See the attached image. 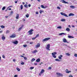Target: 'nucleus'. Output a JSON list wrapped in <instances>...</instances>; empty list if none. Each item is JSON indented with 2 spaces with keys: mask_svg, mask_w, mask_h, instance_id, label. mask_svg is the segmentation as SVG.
Masks as SVG:
<instances>
[{
  "mask_svg": "<svg viewBox=\"0 0 77 77\" xmlns=\"http://www.w3.org/2000/svg\"><path fill=\"white\" fill-rule=\"evenodd\" d=\"M23 5H21V6H20L21 9V10L23 9Z\"/></svg>",
  "mask_w": 77,
  "mask_h": 77,
  "instance_id": "cd10ccee",
  "label": "nucleus"
},
{
  "mask_svg": "<svg viewBox=\"0 0 77 77\" xmlns=\"http://www.w3.org/2000/svg\"><path fill=\"white\" fill-rule=\"evenodd\" d=\"M23 46L24 47H27V45H23Z\"/></svg>",
  "mask_w": 77,
  "mask_h": 77,
  "instance_id": "79ce46f5",
  "label": "nucleus"
},
{
  "mask_svg": "<svg viewBox=\"0 0 77 77\" xmlns=\"http://www.w3.org/2000/svg\"><path fill=\"white\" fill-rule=\"evenodd\" d=\"M68 38H74V37L71 35L68 36Z\"/></svg>",
  "mask_w": 77,
  "mask_h": 77,
  "instance_id": "4be33fe9",
  "label": "nucleus"
},
{
  "mask_svg": "<svg viewBox=\"0 0 77 77\" xmlns=\"http://www.w3.org/2000/svg\"><path fill=\"white\" fill-rule=\"evenodd\" d=\"M2 38L3 41H5V39H6V37H5V36H4V34H3L2 35Z\"/></svg>",
  "mask_w": 77,
  "mask_h": 77,
  "instance_id": "6e6552de",
  "label": "nucleus"
},
{
  "mask_svg": "<svg viewBox=\"0 0 77 77\" xmlns=\"http://www.w3.org/2000/svg\"><path fill=\"white\" fill-rule=\"evenodd\" d=\"M43 11L42 10H40L39 12L40 14H42V12H43Z\"/></svg>",
  "mask_w": 77,
  "mask_h": 77,
  "instance_id": "e433bc0d",
  "label": "nucleus"
},
{
  "mask_svg": "<svg viewBox=\"0 0 77 77\" xmlns=\"http://www.w3.org/2000/svg\"><path fill=\"white\" fill-rule=\"evenodd\" d=\"M55 60L56 61H58V62H60V60L59 59H56Z\"/></svg>",
  "mask_w": 77,
  "mask_h": 77,
  "instance_id": "412c9836",
  "label": "nucleus"
},
{
  "mask_svg": "<svg viewBox=\"0 0 77 77\" xmlns=\"http://www.w3.org/2000/svg\"><path fill=\"white\" fill-rule=\"evenodd\" d=\"M34 69V67H30V69Z\"/></svg>",
  "mask_w": 77,
  "mask_h": 77,
  "instance_id": "f704fd0d",
  "label": "nucleus"
},
{
  "mask_svg": "<svg viewBox=\"0 0 77 77\" xmlns=\"http://www.w3.org/2000/svg\"><path fill=\"white\" fill-rule=\"evenodd\" d=\"M62 57H63V56H62V55H60V56H59L58 58L60 59L61 60H62Z\"/></svg>",
  "mask_w": 77,
  "mask_h": 77,
  "instance_id": "f3484780",
  "label": "nucleus"
},
{
  "mask_svg": "<svg viewBox=\"0 0 77 77\" xmlns=\"http://www.w3.org/2000/svg\"><path fill=\"white\" fill-rule=\"evenodd\" d=\"M16 69L18 71H20V69L18 67H17Z\"/></svg>",
  "mask_w": 77,
  "mask_h": 77,
  "instance_id": "c85d7f7f",
  "label": "nucleus"
},
{
  "mask_svg": "<svg viewBox=\"0 0 77 77\" xmlns=\"http://www.w3.org/2000/svg\"><path fill=\"white\" fill-rule=\"evenodd\" d=\"M1 28H2V29H4V28H5V27L3 25H2L1 26Z\"/></svg>",
  "mask_w": 77,
  "mask_h": 77,
  "instance_id": "c756f323",
  "label": "nucleus"
},
{
  "mask_svg": "<svg viewBox=\"0 0 77 77\" xmlns=\"http://www.w3.org/2000/svg\"><path fill=\"white\" fill-rule=\"evenodd\" d=\"M23 27H24L23 25H21V27H20L18 29L19 31H20L23 28Z\"/></svg>",
  "mask_w": 77,
  "mask_h": 77,
  "instance_id": "9d476101",
  "label": "nucleus"
},
{
  "mask_svg": "<svg viewBox=\"0 0 77 77\" xmlns=\"http://www.w3.org/2000/svg\"><path fill=\"white\" fill-rule=\"evenodd\" d=\"M60 14H61V15H63V16H65L66 17H68V15H66L65 13H63L61 12Z\"/></svg>",
  "mask_w": 77,
  "mask_h": 77,
  "instance_id": "39448f33",
  "label": "nucleus"
},
{
  "mask_svg": "<svg viewBox=\"0 0 77 77\" xmlns=\"http://www.w3.org/2000/svg\"><path fill=\"white\" fill-rule=\"evenodd\" d=\"M13 7V6H9L8 7V8H11V7Z\"/></svg>",
  "mask_w": 77,
  "mask_h": 77,
  "instance_id": "6e6d98bb",
  "label": "nucleus"
},
{
  "mask_svg": "<svg viewBox=\"0 0 77 77\" xmlns=\"http://www.w3.org/2000/svg\"><path fill=\"white\" fill-rule=\"evenodd\" d=\"M8 10H9V11L11 10V8H9Z\"/></svg>",
  "mask_w": 77,
  "mask_h": 77,
  "instance_id": "338daca9",
  "label": "nucleus"
},
{
  "mask_svg": "<svg viewBox=\"0 0 77 77\" xmlns=\"http://www.w3.org/2000/svg\"><path fill=\"white\" fill-rule=\"evenodd\" d=\"M39 35L37 34L36 36H35V38H38V37H39Z\"/></svg>",
  "mask_w": 77,
  "mask_h": 77,
  "instance_id": "c9c22d12",
  "label": "nucleus"
},
{
  "mask_svg": "<svg viewBox=\"0 0 77 77\" xmlns=\"http://www.w3.org/2000/svg\"><path fill=\"white\" fill-rule=\"evenodd\" d=\"M12 42L13 43V44H17L18 43V41H17V40H16L15 41L13 42Z\"/></svg>",
  "mask_w": 77,
  "mask_h": 77,
  "instance_id": "ddd939ff",
  "label": "nucleus"
},
{
  "mask_svg": "<svg viewBox=\"0 0 77 77\" xmlns=\"http://www.w3.org/2000/svg\"><path fill=\"white\" fill-rule=\"evenodd\" d=\"M26 18H28L29 17V14H26Z\"/></svg>",
  "mask_w": 77,
  "mask_h": 77,
  "instance_id": "393cba45",
  "label": "nucleus"
},
{
  "mask_svg": "<svg viewBox=\"0 0 77 77\" xmlns=\"http://www.w3.org/2000/svg\"><path fill=\"white\" fill-rule=\"evenodd\" d=\"M9 32H10L9 31V30H8L6 31V33H9Z\"/></svg>",
  "mask_w": 77,
  "mask_h": 77,
  "instance_id": "473e14b6",
  "label": "nucleus"
},
{
  "mask_svg": "<svg viewBox=\"0 0 77 77\" xmlns=\"http://www.w3.org/2000/svg\"><path fill=\"white\" fill-rule=\"evenodd\" d=\"M66 73H67L68 74H69V73H70V72H71V71H68V69H66Z\"/></svg>",
  "mask_w": 77,
  "mask_h": 77,
  "instance_id": "2eb2a0df",
  "label": "nucleus"
},
{
  "mask_svg": "<svg viewBox=\"0 0 77 77\" xmlns=\"http://www.w3.org/2000/svg\"><path fill=\"white\" fill-rule=\"evenodd\" d=\"M33 42H30V44H33Z\"/></svg>",
  "mask_w": 77,
  "mask_h": 77,
  "instance_id": "864d4df0",
  "label": "nucleus"
},
{
  "mask_svg": "<svg viewBox=\"0 0 77 77\" xmlns=\"http://www.w3.org/2000/svg\"><path fill=\"white\" fill-rule=\"evenodd\" d=\"M64 34H65V33H61L59 34V35H64Z\"/></svg>",
  "mask_w": 77,
  "mask_h": 77,
  "instance_id": "72a5a7b5",
  "label": "nucleus"
},
{
  "mask_svg": "<svg viewBox=\"0 0 77 77\" xmlns=\"http://www.w3.org/2000/svg\"><path fill=\"white\" fill-rule=\"evenodd\" d=\"M66 30L68 32H69L70 31V29L69 28H66Z\"/></svg>",
  "mask_w": 77,
  "mask_h": 77,
  "instance_id": "5701e85b",
  "label": "nucleus"
},
{
  "mask_svg": "<svg viewBox=\"0 0 77 77\" xmlns=\"http://www.w3.org/2000/svg\"><path fill=\"white\" fill-rule=\"evenodd\" d=\"M35 59L33 58L31 60V61L32 62H33V61H35Z\"/></svg>",
  "mask_w": 77,
  "mask_h": 77,
  "instance_id": "a878e982",
  "label": "nucleus"
},
{
  "mask_svg": "<svg viewBox=\"0 0 77 77\" xmlns=\"http://www.w3.org/2000/svg\"><path fill=\"white\" fill-rule=\"evenodd\" d=\"M44 71H45V70L44 69H42L41 71V73H42H42H43V72H44Z\"/></svg>",
  "mask_w": 77,
  "mask_h": 77,
  "instance_id": "b1692460",
  "label": "nucleus"
},
{
  "mask_svg": "<svg viewBox=\"0 0 77 77\" xmlns=\"http://www.w3.org/2000/svg\"><path fill=\"white\" fill-rule=\"evenodd\" d=\"M47 7H48V6H46L44 7V6L43 5H41V8H43V9H45Z\"/></svg>",
  "mask_w": 77,
  "mask_h": 77,
  "instance_id": "f8f14e48",
  "label": "nucleus"
},
{
  "mask_svg": "<svg viewBox=\"0 0 77 77\" xmlns=\"http://www.w3.org/2000/svg\"><path fill=\"white\" fill-rule=\"evenodd\" d=\"M50 39V38H46L43 39L42 40L43 42H45V41H48L49 39Z\"/></svg>",
  "mask_w": 77,
  "mask_h": 77,
  "instance_id": "423d86ee",
  "label": "nucleus"
},
{
  "mask_svg": "<svg viewBox=\"0 0 77 77\" xmlns=\"http://www.w3.org/2000/svg\"><path fill=\"white\" fill-rule=\"evenodd\" d=\"M14 77H18V75H15L14 76Z\"/></svg>",
  "mask_w": 77,
  "mask_h": 77,
  "instance_id": "603ef678",
  "label": "nucleus"
},
{
  "mask_svg": "<svg viewBox=\"0 0 77 77\" xmlns=\"http://www.w3.org/2000/svg\"><path fill=\"white\" fill-rule=\"evenodd\" d=\"M52 54L53 56V57L54 58H56V56L55 55V54H57V52H54L52 53Z\"/></svg>",
  "mask_w": 77,
  "mask_h": 77,
  "instance_id": "f257e3e1",
  "label": "nucleus"
},
{
  "mask_svg": "<svg viewBox=\"0 0 77 77\" xmlns=\"http://www.w3.org/2000/svg\"><path fill=\"white\" fill-rule=\"evenodd\" d=\"M5 8H6V7H3L2 8V10H5Z\"/></svg>",
  "mask_w": 77,
  "mask_h": 77,
  "instance_id": "58836bf2",
  "label": "nucleus"
},
{
  "mask_svg": "<svg viewBox=\"0 0 77 77\" xmlns=\"http://www.w3.org/2000/svg\"><path fill=\"white\" fill-rule=\"evenodd\" d=\"M70 7V8H72V9H74V8H75V7H74V6H71Z\"/></svg>",
  "mask_w": 77,
  "mask_h": 77,
  "instance_id": "bb28decb",
  "label": "nucleus"
},
{
  "mask_svg": "<svg viewBox=\"0 0 77 77\" xmlns=\"http://www.w3.org/2000/svg\"><path fill=\"white\" fill-rule=\"evenodd\" d=\"M50 45L48 44L47 45V47L46 48V49H47V50H49V51H50Z\"/></svg>",
  "mask_w": 77,
  "mask_h": 77,
  "instance_id": "20e7f679",
  "label": "nucleus"
},
{
  "mask_svg": "<svg viewBox=\"0 0 77 77\" xmlns=\"http://www.w3.org/2000/svg\"><path fill=\"white\" fill-rule=\"evenodd\" d=\"M24 59H25V60H27V57H24Z\"/></svg>",
  "mask_w": 77,
  "mask_h": 77,
  "instance_id": "ea45409f",
  "label": "nucleus"
},
{
  "mask_svg": "<svg viewBox=\"0 0 77 77\" xmlns=\"http://www.w3.org/2000/svg\"><path fill=\"white\" fill-rule=\"evenodd\" d=\"M57 8L58 9H60V8L59 7H57Z\"/></svg>",
  "mask_w": 77,
  "mask_h": 77,
  "instance_id": "49530a36",
  "label": "nucleus"
},
{
  "mask_svg": "<svg viewBox=\"0 0 77 77\" xmlns=\"http://www.w3.org/2000/svg\"><path fill=\"white\" fill-rule=\"evenodd\" d=\"M30 6H31V5H30V4H29V5H28L29 7H30Z\"/></svg>",
  "mask_w": 77,
  "mask_h": 77,
  "instance_id": "0e129e2a",
  "label": "nucleus"
},
{
  "mask_svg": "<svg viewBox=\"0 0 77 77\" xmlns=\"http://www.w3.org/2000/svg\"><path fill=\"white\" fill-rule=\"evenodd\" d=\"M40 60H41L40 59V58H38L36 60V62H39L40 61Z\"/></svg>",
  "mask_w": 77,
  "mask_h": 77,
  "instance_id": "a211bd4d",
  "label": "nucleus"
},
{
  "mask_svg": "<svg viewBox=\"0 0 77 77\" xmlns=\"http://www.w3.org/2000/svg\"><path fill=\"white\" fill-rule=\"evenodd\" d=\"M38 52V51L37 50H35L33 51L32 52V53H37Z\"/></svg>",
  "mask_w": 77,
  "mask_h": 77,
  "instance_id": "6ab92c4d",
  "label": "nucleus"
},
{
  "mask_svg": "<svg viewBox=\"0 0 77 77\" xmlns=\"http://www.w3.org/2000/svg\"><path fill=\"white\" fill-rule=\"evenodd\" d=\"M66 56H70V54H69L68 53H66Z\"/></svg>",
  "mask_w": 77,
  "mask_h": 77,
  "instance_id": "2f4dec72",
  "label": "nucleus"
},
{
  "mask_svg": "<svg viewBox=\"0 0 77 77\" xmlns=\"http://www.w3.org/2000/svg\"><path fill=\"white\" fill-rule=\"evenodd\" d=\"M5 18H8V17H9V16H6L5 17Z\"/></svg>",
  "mask_w": 77,
  "mask_h": 77,
  "instance_id": "bf43d9fd",
  "label": "nucleus"
},
{
  "mask_svg": "<svg viewBox=\"0 0 77 77\" xmlns=\"http://www.w3.org/2000/svg\"><path fill=\"white\" fill-rule=\"evenodd\" d=\"M24 63L23 62H22L21 63V65H24Z\"/></svg>",
  "mask_w": 77,
  "mask_h": 77,
  "instance_id": "de8ad7c7",
  "label": "nucleus"
},
{
  "mask_svg": "<svg viewBox=\"0 0 77 77\" xmlns=\"http://www.w3.org/2000/svg\"><path fill=\"white\" fill-rule=\"evenodd\" d=\"M42 74V73H41V72L39 74V75L40 76H41V75Z\"/></svg>",
  "mask_w": 77,
  "mask_h": 77,
  "instance_id": "a18cd8bd",
  "label": "nucleus"
},
{
  "mask_svg": "<svg viewBox=\"0 0 77 77\" xmlns=\"http://www.w3.org/2000/svg\"><path fill=\"white\" fill-rule=\"evenodd\" d=\"M11 14H13V11H11Z\"/></svg>",
  "mask_w": 77,
  "mask_h": 77,
  "instance_id": "052dcab7",
  "label": "nucleus"
},
{
  "mask_svg": "<svg viewBox=\"0 0 77 77\" xmlns=\"http://www.w3.org/2000/svg\"><path fill=\"white\" fill-rule=\"evenodd\" d=\"M2 32H3V31L2 30L0 31V33H2Z\"/></svg>",
  "mask_w": 77,
  "mask_h": 77,
  "instance_id": "680f3d73",
  "label": "nucleus"
},
{
  "mask_svg": "<svg viewBox=\"0 0 77 77\" xmlns=\"http://www.w3.org/2000/svg\"><path fill=\"white\" fill-rule=\"evenodd\" d=\"M74 56L75 57H77V54H75L74 55Z\"/></svg>",
  "mask_w": 77,
  "mask_h": 77,
  "instance_id": "3c124183",
  "label": "nucleus"
},
{
  "mask_svg": "<svg viewBox=\"0 0 77 77\" xmlns=\"http://www.w3.org/2000/svg\"><path fill=\"white\" fill-rule=\"evenodd\" d=\"M16 37V35L15 34H13L11 36H10V38H15Z\"/></svg>",
  "mask_w": 77,
  "mask_h": 77,
  "instance_id": "0eeeda50",
  "label": "nucleus"
},
{
  "mask_svg": "<svg viewBox=\"0 0 77 77\" xmlns=\"http://www.w3.org/2000/svg\"><path fill=\"white\" fill-rule=\"evenodd\" d=\"M15 3H17V1H15Z\"/></svg>",
  "mask_w": 77,
  "mask_h": 77,
  "instance_id": "69168bd1",
  "label": "nucleus"
},
{
  "mask_svg": "<svg viewBox=\"0 0 77 77\" xmlns=\"http://www.w3.org/2000/svg\"><path fill=\"white\" fill-rule=\"evenodd\" d=\"M65 21V19H62L61 20V21Z\"/></svg>",
  "mask_w": 77,
  "mask_h": 77,
  "instance_id": "7c9ffc66",
  "label": "nucleus"
},
{
  "mask_svg": "<svg viewBox=\"0 0 77 77\" xmlns=\"http://www.w3.org/2000/svg\"><path fill=\"white\" fill-rule=\"evenodd\" d=\"M24 7L25 8H27V5H24Z\"/></svg>",
  "mask_w": 77,
  "mask_h": 77,
  "instance_id": "09e8293b",
  "label": "nucleus"
},
{
  "mask_svg": "<svg viewBox=\"0 0 77 77\" xmlns=\"http://www.w3.org/2000/svg\"><path fill=\"white\" fill-rule=\"evenodd\" d=\"M60 2H61V3H67V4H68V2H66L64 0H61Z\"/></svg>",
  "mask_w": 77,
  "mask_h": 77,
  "instance_id": "1a4fd4ad",
  "label": "nucleus"
},
{
  "mask_svg": "<svg viewBox=\"0 0 77 77\" xmlns=\"http://www.w3.org/2000/svg\"><path fill=\"white\" fill-rule=\"evenodd\" d=\"M63 42H67V43H69V42H68V41H66V39L65 38H64L63 39Z\"/></svg>",
  "mask_w": 77,
  "mask_h": 77,
  "instance_id": "4468645a",
  "label": "nucleus"
},
{
  "mask_svg": "<svg viewBox=\"0 0 77 77\" xmlns=\"http://www.w3.org/2000/svg\"><path fill=\"white\" fill-rule=\"evenodd\" d=\"M20 57H24V56H23V55H21Z\"/></svg>",
  "mask_w": 77,
  "mask_h": 77,
  "instance_id": "4d7b16f0",
  "label": "nucleus"
},
{
  "mask_svg": "<svg viewBox=\"0 0 77 77\" xmlns=\"http://www.w3.org/2000/svg\"><path fill=\"white\" fill-rule=\"evenodd\" d=\"M35 14H38V12H35Z\"/></svg>",
  "mask_w": 77,
  "mask_h": 77,
  "instance_id": "13d9d810",
  "label": "nucleus"
},
{
  "mask_svg": "<svg viewBox=\"0 0 77 77\" xmlns=\"http://www.w3.org/2000/svg\"><path fill=\"white\" fill-rule=\"evenodd\" d=\"M69 77H73V76L71 75H69Z\"/></svg>",
  "mask_w": 77,
  "mask_h": 77,
  "instance_id": "a19ab883",
  "label": "nucleus"
},
{
  "mask_svg": "<svg viewBox=\"0 0 77 77\" xmlns=\"http://www.w3.org/2000/svg\"><path fill=\"white\" fill-rule=\"evenodd\" d=\"M2 57H3L4 58H5V55H2Z\"/></svg>",
  "mask_w": 77,
  "mask_h": 77,
  "instance_id": "37998d69",
  "label": "nucleus"
},
{
  "mask_svg": "<svg viewBox=\"0 0 77 77\" xmlns=\"http://www.w3.org/2000/svg\"><path fill=\"white\" fill-rule=\"evenodd\" d=\"M72 27H75V26L74 25H72Z\"/></svg>",
  "mask_w": 77,
  "mask_h": 77,
  "instance_id": "e2e57ef3",
  "label": "nucleus"
},
{
  "mask_svg": "<svg viewBox=\"0 0 77 77\" xmlns=\"http://www.w3.org/2000/svg\"><path fill=\"white\" fill-rule=\"evenodd\" d=\"M23 5H24L25 4V3L24 2H23L22 3Z\"/></svg>",
  "mask_w": 77,
  "mask_h": 77,
  "instance_id": "774afa93",
  "label": "nucleus"
},
{
  "mask_svg": "<svg viewBox=\"0 0 77 77\" xmlns=\"http://www.w3.org/2000/svg\"><path fill=\"white\" fill-rule=\"evenodd\" d=\"M13 62H15L16 61V60H15V59H13Z\"/></svg>",
  "mask_w": 77,
  "mask_h": 77,
  "instance_id": "5fc2aeb1",
  "label": "nucleus"
},
{
  "mask_svg": "<svg viewBox=\"0 0 77 77\" xmlns=\"http://www.w3.org/2000/svg\"><path fill=\"white\" fill-rule=\"evenodd\" d=\"M56 74L57 75H58V76H60V77H63V74L60 73V72H57Z\"/></svg>",
  "mask_w": 77,
  "mask_h": 77,
  "instance_id": "f03ea898",
  "label": "nucleus"
},
{
  "mask_svg": "<svg viewBox=\"0 0 77 77\" xmlns=\"http://www.w3.org/2000/svg\"><path fill=\"white\" fill-rule=\"evenodd\" d=\"M33 29H31L29 31H28V32L29 33V35H32L33 34Z\"/></svg>",
  "mask_w": 77,
  "mask_h": 77,
  "instance_id": "7ed1b4c3",
  "label": "nucleus"
},
{
  "mask_svg": "<svg viewBox=\"0 0 77 77\" xmlns=\"http://www.w3.org/2000/svg\"><path fill=\"white\" fill-rule=\"evenodd\" d=\"M57 29H62V27L61 26H59L57 27Z\"/></svg>",
  "mask_w": 77,
  "mask_h": 77,
  "instance_id": "4c0bfd02",
  "label": "nucleus"
},
{
  "mask_svg": "<svg viewBox=\"0 0 77 77\" xmlns=\"http://www.w3.org/2000/svg\"><path fill=\"white\" fill-rule=\"evenodd\" d=\"M38 47H40V43H38L36 46H35V48H37Z\"/></svg>",
  "mask_w": 77,
  "mask_h": 77,
  "instance_id": "9b49d317",
  "label": "nucleus"
},
{
  "mask_svg": "<svg viewBox=\"0 0 77 77\" xmlns=\"http://www.w3.org/2000/svg\"><path fill=\"white\" fill-rule=\"evenodd\" d=\"M74 14L73 13H70L69 15V16L70 17V16H74Z\"/></svg>",
  "mask_w": 77,
  "mask_h": 77,
  "instance_id": "dca6fc26",
  "label": "nucleus"
},
{
  "mask_svg": "<svg viewBox=\"0 0 77 77\" xmlns=\"http://www.w3.org/2000/svg\"><path fill=\"white\" fill-rule=\"evenodd\" d=\"M16 18V19H18V18H19V14H17Z\"/></svg>",
  "mask_w": 77,
  "mask_h": 77,
  "instance_id": "aec40b11",
  "label": "nucleus"
},
{
  "mask_svg": "<svg viewBox=\"0 0 77 77\" xmlns=\"http://www.w3.org/2000/svg\"><path fill=\"white\" fill-rule=\"evenodd\" d=\"M48 69H51V67H48Z\"/></svg>",
  "mask_w": 77,
  "mask_h": 77,
  "instance_id": "8fccbe9b",
  "label": "nucleus"
},
{
  "mask_svg": "<svg viewBox=\"0 0 77 77\" xmlns=\"http://www.w3.org/2000/svg\"><path fill=\"white\" fill-rule=\"evenodd\" d=\"M36 39V37L33 38H32V40H35Z\"/></svg>",
  "mask_w": 77,
  "mask_h": 77,
  "instance_id": "c03bdc74",
  "label": "nucleus"
}]
</instances>
